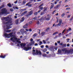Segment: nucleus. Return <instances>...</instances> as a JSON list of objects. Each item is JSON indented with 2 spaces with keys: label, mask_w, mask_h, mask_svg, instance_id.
Wrapping results in <instances>:
<instances>
[{
  "label": "nucleus",
  "mask_w": 73,
  "mask_h": 73,
  "mask_svg": "<svg viewBox=\"0 0 73 73\" xmlns=\"http://www.w3.org/2000/svg\"><path fill=\"white\" fill-rule=\"evenodd\" d=\"M35 44V42L33 41V42H31V43H29L27 45V47H25L26 45V44L25 43H21L20 44V46L22 48H24V50L26 51H28V50L29 49H32V47H29L30 46H32V45H33Z\"/></svg>",
  "instance_id": "f257e3e1"
},
{
  "label": "nucleus",
  "mask_w": 73,
  "mask_h": 73,
  "mask_svg": "<svg viewBox=\"0 0 73 73\" xmlns=\"http://www.w3.org/2000/svg\"><path fill=\"white\" fill-rule=\"evenodd\" d=\"M23 15H24V14L23 13H22L21 14V16H23Z\"/></svg>",
  "instance_id": "774afa93"
},
{
  "label": "nucleus",
  "mask_w": 73,
  "mask_h": 73,
  "mask_svg": "<svg viewBox=\"0 0 73 73\" xmlns=\"http://www.w3.org/2000/svg\"><path fill=\"white\" fill-rule=\"evenodd\" d=\"M25 19H24V17H23L22 18L21 20V22H23L24 21V20Z\"/></svg>",
  "instance_id": "f3484780"
},
{
  "label": "nucleus",
  "mask_w": 73,
  "mask_h": 73,
  "mask_svg": "<svg viewBox=\"0 0 73 73\" xmlns=\"http://www.w3.org/2000/svg\"><path fill=\"white\" fill-rule=\"evenodd\" d=\"M70 17V15H68L67 16V18L68 19V18H69Z\"/></svg>",
  "instance_id": "49530a36"
},
{
  "label": "nucleus",
  "mask_w": 73,
  "mask_h": 73,
  "mask_svg": "<svg viewBox=\"0 0 73 73\" xmlns=\"http://www.w3.org/2000/svg\"><path fill=\"white\" fill-rule=\"evenodd\" d=\"M46 48H49V46H48V45H46Z\"/></svg>",
  "instance_id": "5fc2aeb1"
},
{
  "label": "nucleus",
  "mask_w": 73,
  "mask_h": 73,
  "mask_svg": "<svg viewBox=\"0 0 73 73\" xmlns=\"http://www.w3.org/2000/svg\"><path fill=\"white\" fill-rule=\"evenodd\" d=\"M17 1H18L17 0L16 1L14 2V3L17 4Z\"/></svg>",
  "instance_id": "09e8293b"
},
{
  "label": "nucleus",
  "mask_w": 73,
  "mask_h": 73,
  "mask_svg": "<svg viewBox=\"0 0 73 73\" xmlns=\"http://www.w3.org/2000/svg\"><path fill=\"white\" fill-rule=\"evenodd\" d=\"M32 21H31L28 24H28V25L30 24H32Z\"/></svg>",
  "instance_id": "c9c22d12"
},
{
  "label": "nucleus",
  "mask_w": 73,
  "mask_h": 73,
  "mask_svg": "<svg viewBox=\"0 0 73 73\" xmlns=\"http://www.w3.org/2000/svg\"><path fill=\"white\" fill-rule=\"evenodd\" d=\"M8 7H11V3H9L7 5Z\"/></svg>",
  "instance_id": "7c9ffc66"
},
{
  "label": "nucleus",
  "mask_w": 73,
  "mask_h": 73,
  "mask_svg": "<svg viewBox=\"0 0 73 73\" xmlns=\"http://www.w3.org/2000/svg\"><path fill=\"white\" fill-rule=\"evenodd\" d=\"M43 57H46V54H43Z\"/></svg>",
  "instance_id": "2f4dec72"
},
{
  "label": "nucleus",
  "mask_w": 73,
  "mask_h": 73,
  "mask_svg": "<svg viewBox=\"0 0 73 73\" xmlns=\"http://www.w3.org/2000/svg\"><path fill=\"white\" fill-rule=\"evenodd\" d=\"M43 42L44 44H46V42H45V40H43Z\"/></svg>",
  "instance_id": "a19ab883"
},
{
  "label": "nucleus",
  "mask_w": 73,
  "mask_h": 73,
  "mask_svg": "<svg viewBox=\"0 0 73 73\" xmlns=\"http://www.w3.org/2000/svg\"><path fill=\"white\" fill-rule=\"evenodd\" d=\"M50 19V16H49L46 19V20H49Z\"/></svg>",
  "instance_id": "a211bd4d"
},
{
  "label": "nucleus",
  "mask_w": 73,
  "mask_h": 73,
  "mask_svg": "<svg viewBox=\"0 0 73 73\" xmlns=\"http://www.w3.org/2000/svg\"><path fill=\"white\" fill-rule=\"evenodd\" d=\"M36 18H37V17H35L33 19V20H36Z\"/></svg>",
  "instance_id": "37998d69"
},
{
  "label": "nucleus",
  "mask_w": 73,
  "mask_h": 73,
  "mask_svg": "<svg viewBox=\"0 0 73 73\" xmlns=\"http://www.w3.org/2000/svg\"><path fill=\"white\" fill-rule=\"evenodd\" d=\"M58 52L59 53H61V50L60 49H58Z\"/></svg>",
  "instance_id": "5701e85b"
},
{
  "label": "nucleus",
  "mask_w": 73,
  "mask_h": 73,
  "mask_svg": "<svg viewBox=\"0 0 73 73\" xmlns=\"http://www.w3.org/2000/svg\"><path fill=\"white\" fill-rule=\"evenodd\" d=\"M30 41H31V42H32L33 41H33V38H31L30 39Z\"/></svg>",
  "instance_id": "79ce46f5"
},
{
  "label": "nucleus",
  "mask_w": 73,
  "mask_h": 73,
  "mask_svg": "<svg viewBox=\"0 0 73 73\" xmlns=\"http://www.w3.org/2000/svg\"><path fill=\"white\" fill-rule=\"evenodd\" d=\"M21 39L20 38H18L16 40H15V41L16 40V42H17L19 44H21V41H20V40H21Z\"/></svg>",
  "instance_id": "9d476101"
},
{
  "label": "nucleus",
  "mask_w": 73,
  "mask_h": 73,
  "mask_svg": "<svg viewBox=\"0 0 73 73\" xmlns=\"http://www.w3.org/2000/svg\"><path fill=\"white\" fill-rule=\"evenodd\" d=\"M58 33V32H55V33H53L52 34V35H56V34H57V33Z\"/></svg>",
  "instance_id": "473e14b6"
},
{
  "label": "nucleus",
  "mask_w": 73,
  "mask_h": 73,
  "mask_svg": "<svg viewBox=\"0 0 73 73\" xmlns=\"http://www.w3.org/2000/svg\"><path fill=\"white\" fill-rule=\"evenodd\" d=\"M40 43H38V45H41V44H42V42L41 41H40L39 42Z\"/></svg>",
  "instance_id": "b1692460"
},
{
  "label": "nucleus",
  "mask_w": 73,
  "mask_h": 73,
  "mask_svg": "<svg viewBox=\"0 0 73 73\" xmlns=\"http://www.w3.org/2000/svg\"><path fill=\"white\" fill-rule=\"evenodd\" d=\"M63 46H64L66 47V44H63Z\"/></svg>",
  "instance_id": "e433bc0d"
},
{
  "label": "nucleus",
  "mask_w": 73,
  "mask_h": 73,
  "mask_svg": "<svg viewBox=\"0 0 73 73\" xmlns=\"http://www.w3.org/2000/svg\"><path fill=\"white\" fill-rule=\"evenodd\" d=\"M18 23H19V20L17 19L16 21V24H18Z\"/></svg>",
  "instance_id": "bb28decb"
},
{
  "label": "nucleus",
  "mask_w": 73,
  "mask_h": 73,
  "mask_svg": "<svg viewBox=\"0 0 73 73\" xmlns=\"http://www.w3.org/2000/svg\"><path fill=\"white\" fill-rule=\"evenodd\" d=\"M28 24L26 23L25 25L23 26V27L24 28H27L28 27Z\"/></svg>",
  "instance_id": "2eb2a0df"
},
{
  "label": "nucleus",
  "mask_w": 73,
  "mask_h": 73,
  "mask_svg": "<svg viewBox=\"0 0 73 73\" xmlns=\"http://www.w3.org/2000/svg\"><path fill=\"white\" fill-rule=\"evenodd\" d=\"M59 23L58 24L55 25V26L56 27H60L62 23V20L61 19H59Z\"/></svg>",
  "instance_id": "6e6552de"
},
{
  "label": "nucleus",
  "mask_w": 73,
  "mask_h": 73,
  "mask_svg": "<svg viewBox=\"0 0 73 73\" xmlns=\"http://www.w3.org/2000/svg\"><path fill=\"white\" fill-rule=\"evenodd\" d=\"M49 38H47L46 40V41H48V40H49Z\"/></svg>",
  "instance_id": "603ef678"
},
{
  "label": "nucleus",
  "mask_w": 73,
  "mask_h": 73,
  "mask_svg": "<svg viewBox=\"0 0 73 73\" xmlns=\"http://www.w3.org/2000/svg\"><path fill=\"white\" fill-rule=\"evenodd\" d=\"M13 33H11L9 34H8L7 33H5L4 34V36L6 37H7L8 38H11V37L12 38L10 39V40L11 41H13V42H16V40H17V38H16V36L15 35H13Z\"/></svg>",
  "instance_id": "f03ea898"
},
{
  "label": "nucleus",
  "mask_w": 73,
  "mask_h": 73,
  "mask_svg": "<svg viewBox=\"0 0 73 73\" xmlns=\"http://www.w3.org/2000/svg\"><path fill=\"white\" fill-rule=\"evenodd\" d=\"M43 4H44V3H43L42 5H41L39 6V8H39V9H40L41 10H42V9H43V7H41V6H42V5H43Z\"/></svg>",
  "instance_id": "9b49d317"
},
{
  "label": "nucleus",
  "mask_w": 73,
  "mask_h": 73,
  "mask_svg": "<svg viewBox=\"0 0 73 73\" xmlns=\"http://www.w3.org/2000/svg\"><path fill=\"white\" fill-rule=\"evenodd\" d=\"M20 31L22 35H23V34H24V29H21Z\"/></svg>",
  "instance_id": "ddd939ff"
},
{
  "label": "nucleus",
  "mask_w": 73,
  "mask_h": 73,
  "mask_svg": "<svg viewBox=\"0 0 73 73\" xmlns=\"http://www.w3.org/2000/svg\"><path fill=\"white\" fill-rule=\"evenodd\" d=\"M53 7H54V4L50 6V9H51L52 8H53Z\"/></svg>",
  "instance_id": "c85d7f7f"
},
{
  "label": "nucleus",
  "mask_w": 73,
  "mask_h": 73,
  "mask_svg": "<svg viewBox=\"0 0 73 73\" xmlns=\"http://www.w3.org/2000/svg\"><path fill=\"white\" fill-rule=\"evenodd\" d=\"M17 34H18V35H19L20 34V32H18L17 33Z\"/></svg>",
  "instance_id": "69168bd1"
},
{
  "label": "nucleus",
  "mask_w": 73,
  "mask_h": 73,
  "mask_svg": "<svg viewBox=\"0 0 73 73\" xmlns=\"http://www.w3.org/2000/svg\"><path fill=\"white\" fill-rule=\"evenodd\" d=\"M62 51L64 52L65 54H69L70 53H72L73 52V50L72 49H71L70 50H66V48H64L62 49Z\"/></svg>",
  "instance_id": "39448f33"
},
{
  "label": "nucleus",
  "mask_w": 73,
  "mask_h": 73,
  "mask_svg": "<svg viewBox=\"0 0 73 73\" xmlns=\"http://www.w3.org/2000/svg\"><path fill=\"white\" fill-rule=\"evenodd\" d=\"M55 46H57V42H55Z\"/></svg>",
  "instance_id": "6e6d98bb"
},
{
  "label": "nucleus",
  "mask_w": 73,
  "mask_h": 73,
  "mask_svg": "<svg viewBox=\"0 0 73 73\" xmlns=\"http://www.w3.org/2000/svg\"><path fill=\"white\" fill-rule=\"evenodd\" d=\"M62 35V34H61V33H60L58 35H59V36H60V35Z\"/></svg>",
  "instance_id": "338daca9"
},
{
  "label": "nucleus",
  "mask_w": 73,
  "mask_h": 73,
  "mask_svg": "<svg viewBox=\"0 0 73 73\" xmlns=\"http://www.w3.org/2000/svg\"><path fill=\"white\" fill-rule=\"evenodd\" d=\"M45 32H42L40 34L41 36H43L45 35Z\"/></svg>",
  "instance_id": "4468645a"
},
{
  "label": "nucleus",
  "mask_w": 73,
  "mask_h": 73,
  "mask_svg": "<svg viewBox=\"0 0 73 73\" xmlns=\"http://www.w3.org/2000/svg\"><path fill=\"white\" fill-rule=\"evenodd\" d=\"M73 19V16L72 17V18L70 19V21H72Z\"/></svg>",
  "instance_id": "8fccbe9b"
},
{
  "label": "nucleus",
  "mask_w": 73,
  "mask_h": 73,
  "mask_svg": "<svg viewBox=\"0 0 73 73\" xmlns=\"http://www.w3.org/2000/svg\"><path fill=\"white\" fill-rule=\"evenodd\" d=\"M4 24H8L6 26V29H9L10 28H12V27L11 26V25H12V21H9L6 22V23L3 22Z\"/></svg>",
  "instance_id": "7ed1b4c3"
},
{
  "label": "nucleus",
  "mask_w": 73,
  "mask_h": 73,
  "mask_svg": "<svg viewBox=\"0 0 73 73\" xmlns=\"http://www.w3.org/2000/svg\"><path fill=\"white\" fill-rule=\"evenodd\" d=\"M68 29H68L67 30V32H69V31H72V29H71V28L69 27Z\"/></svg>",
  "instance_id": "412c9836"
},
{
  "label": "nucleus",
  "mask_w": 73,
  "mask_h": 73,
  "mask_svg": "<svg viewBox=\"0 0 73 73\" xmlns=\"http://www.w3.org/2000/svg\"><path fill=\"white\" fill-rule=\"evenodd\" d=\"M57 3V1H55L54 2V4H56Z\"/></svg>",
  "instance_id": "0e129e2a"
},
{
  "label": "nucleus",
  "mask_w": 73,
  "mask_h": 73,
  "mask_svg": "<svg viewBox=\"0 0 73 73\" xmlns=\"http://www.w3.org/2000/svg\"><path fill=\"white\" fill-rule=\"evenodd\" d=\"M37 33H35L33 35V37H36L37 36Z\"/></svg>",
  "instance_id": "6ab92c4d"
},
{
  "label": "nucleus",
  "mask_w": 73,
  "mask_h": 73,
  "mask_svg": "<svg viewBox=\"0 0 73 73\" xmlns=\"http://www.w3.org/2000/svg\"><path fill=\"white\" fill-rule=\"evenodd\" d=\"M44 14H45V13L44 12H42L40 13V15H41V16H42V15H43Z\"/></svg>",
  "instance_id": "393cba45"
},
{
  "label": "nucleus",
  "mask_w": 73,
  "mask_h": 73,
  "mask_svg": "<svg viewBox=\"0 0 73 73\" xmlns=\"http://www.w3.org/2000/svg\"><path fill=\"white\" fill-rule=\"evenodd\" d=\"M57 43H58V44H60V41H58L57 42Z\"/></svg>",
  "instance_id": "bf43d9fd"
},
{
  "label": "nucleus",
  "mask_w": 73,
  "mask_h": 73,
  "mask_svg": "<svg viewBox=\"0 0 73 73\" xmlns=\"http://www.w3.org/2000/svg\"><path fill=\"white\" fill-rule=\"evenodd\" d=\"M38 13L37 12H36L35 13L34 15H37Z\"/></svg>",
  "instance_id": "ea45409f"
},
{
  "label": "nucleus",
  "mask_w": 73,
  "mask_h": 73,
  "mask_svg": "<svg viewBox=\"0 0 73 73\" xmlns=\"http://www.w3.org/2000/svg\"><path fill=\"white\" fill-rule=\"evenodd\" d=\"M27 13V11H26L23 13L24 15H25V14H26V13Z\"/></svg>",
  "instance_id": "a18cd8bd"
},
{
  "label": "nucleus",
  "mask_w": 73,
  "mask_h": 73,
  "mask_svg": "<svg viewBox=\"0 0 73 73\" xmlns=\"http://www.w3.org/2000/svg\"><path fill=\"white\" fill-rule=\"evenodd\" d=\"M64 15H65V13H63L62 15V17H64Z\"/></svg>",
  "instance_id": "72a5a7b5"
},
{
  "label": "nucleus",
  "mask_w": 73,
  "mask_h": 73,
  "mask_svg": "<svg viewBox=\"0 0 73 73\" xmlns=\"http://www.w3.org/2000/svg\"><path fill=\"white\" fill-rule=\"evenodd\" d=\"M67 46H70V44H68L67 45Z\"/></svg>",
  "instance_id": "e2e57ef3"
},
{
  "label": "nucleus",
  "mask_w": 73,
  "mask_h": 73,
  "mask_svg": "<svg viewBox=\"0 0 73 73\" xmlns=\"http://www.w3.org/2000/svg\"><path fill=\"white\" fill-rule=\"evenodd\" d=\"M25 30L26 31H27V32H28V31H29V30L28 29H26Z\"/></svg>",
  "instance_id": "4d7b16f0"
},
{
  "label": "nucleus",
  "mask_w": 73,
  "mask_h": 73,
  "mask_svg": "<svg viewBox=\"0 0 73 73\" xmlns=\"http://www.w3.org/2000/svg\"><path fill=\"white\" fill-rule=\"evenodd\" d=\"M29 32H32V29H29Z\"/></svg>",
  "instance_id": "680f3d73"
},
{
  "label": "nucleus",
  "mask_w": 73,
  "mask_h": 73,
  "mask_svg": "<svg viewBox=\"0 0 73 73\" xmlns=\"http://www.w3.org/2000/svg\"><path fill=\"white\" fill-rule=\"evenodd\" d=\"M26 3V1L24 0L23 1V4H25Z\"/></svg>",
  "instance_id": "cd10ccee"
},
{
  "label": "nucleus",
  "mask_w": 73,
  "mask_h": 73,
  "mask_svg": "<svg viewBox=\"0 0 73 73\" xmlns=\"http://www.w3.org/2000/svg\"><path fill=\"white\" fill-rule=\"evenodd\" d=\"M62 3V1H60L59 2V4H61Z\"/></svg>",
  "instance_id": "052dcab7"
},
{
  "label": "nucleus",
  "mask_w": 73,
  "mask_h": 73,
  "mask_svg": "<svg viewBox=\"0 0 73 73\" xmlns=\"http://www.w3.org/2000/svg\"><path fill=\"white\" fill-rule=\"evenodd\" d=\"M33 14V10H31L29 12L28 14L26 16V17H29L30 16H31Z\"/></svg>",
  "instance_id": "0eeeda50"
},
{
  "label": "nucleus",
  "mask_w": 73,
  "mask_h": 73,
  "mask_svg": "<svg viewBox=\"0 0 73 73\" xmlns=\"http://www.w3.org/2000/svg\"><path fill=\"white\" fill-rule=\"evenodd\" d=\"M37 24H38V25L39 24H40V22L39 21H38L37 23Z\"/></svg>",
  "instance_id": "864d4df0"
},
{
  "label": "nucleus",
  "mask_w": 73,
  "mask_h": 73,
  "mask_svg": "<svg viewBox=\"0 0 73 73\" xmlns=\"http://www.w3.org/2000/svg\"><path fill=\"white\" fill-rule=\"evenodd\" d=\"M4 6V5H2L0 7V9H1L2 8H3Z\"/></svg>",
  "instance_id": "f704fd0d"
},
{
  "label": "nucleus",
  "mask_w": 73,
  "mask_h": 73,
  "mask_svg": "<svg viewBox=\"0 0 73 73\" xmlns=\"http://www.w3.org/2000/svg\"><path fill=\"white\" fill-rule=\"evenodd\" d=\"M40 40H41L40 39H38L37 40V42H38V41H40Z\"/></svg>",
  "instance_id": "13d9d810"
},
{
  "label": "nucleus",
  "mask_w": 73,
  "mask_h": 73,
  "mask_svg": "<svg viewBox=\"0 0 73 73\" xmlns=\"http://www.w3.org/2000/svg\"><path fill=\"white\" fill-rule=\"evenodd\" d=\"M31 3V2H29V3H27L26 5V6H27L28 5V7H31L32 6V5L30 4V3Z\"/></svg>",
  "instance_id": "f8f14e48"
},
{
  "label": "nucleus",
  "mask_w": 73,
  "mask_h": 73,
  "mask_svg": "<svg viewBox=\"0 0 73 73\" xmlns=\"http://www.w3.org/2000/svg\"><path fill=\"white\" fill-rule=\"evenodd\" d=\"M6 56L5 55H1L0 57L1 58H5V57Z\"/></svg>",
  "instance_id": "dca6fc26"
},
{
  "label": "nucleus",
  "mask_w": 73,
  "mask_h": 73,
  "mask_svg": "<svg viewBox=\"0 0 73 73\" xmlns=\"http://www.w3.org/2000/svg\"><path fill=\"white\" fill-rule=\"evenodd\" d=\"M43 17H41V18H40V20H42V19H43Z\"/></svg>",
  "instance_id": "de8ad7c7"
},
{
  "label": "nucleus",
  "mask_w": 73,
  "mask_h": 73,
  "mask_svg": "<svg viewBox=\"0 0 73 73\" xmlns=\"http://www.w3.org/2000/svg\"><path fill=\"white\" fill-rule=\"evenodd\" d=\"M49 29H50V28H49V27L48 28L46 29V32H48V31L49 30Z\"/></svg>",
  "instance_id": "a878e982"
},
{
  "label": "nucleus",
  "mask_w": 73,
  "mask_h": 73,
  "mask_svg": "<svg viewBox=\"0 0 73 73\" xmlns=\"http://www.w3.org/2000/svg\"><path fill=\"white\" fill-rule=\"evenodd\" d=\"M3 19H4V20H5L6 21H8L9 20V17H3Z\"/></svg>",
  "instance_id": "1a4fd4ad"
},
{
  "label": "nucleus",
  "mask_w": 73,
  "mask_h": 73,
  "mask_svg": "<svg viewBox=\"0 0 73 73\" xmlns=\"http://www.w3.org/2000/svg\"><path fill=\"white\" fill-rule=\"evenodd\" d=\"M44 46L43 45H42V46H40V47L41 48H44Z\"/></svg>",
  "instance_id": "c03bdc74"
},
{
  "label": "nucleus",
  "mask_w": 73,
  "mask_h": 73,
  "mask_svg": "<svg viewBox=\"0 0 73 73\" xmlns=\"http://www.w3.org/2000/svg\"><path fill=\"white\" fill-rule=\"evenodd\" d=\"M6 32L7 33H10L11 32V30H8L6 31Z\"/></svg>",
  "instance_id": "aec40b11"
},
{
  "label": "nucleus",
  "mask_w": 73,
  "mask_h": 73,
  "mask_svg": "<svg viewBox=\"0 0 73 73\" xmlns=\"http://www.w3.org/2000/svg\"><path fill=\"white\" fill-rule=\"evenodd\" d=\"M42 53L40 51H38V50H36V52H33V54L35 56V55H38V54H39V55H41Z\"/></svg>",
  "instance_id": "423d86ee"
},
{
  "label": "nucleus",
  "mask_w": 73,
  "mask_h": 73,
  "mask_svg": "<svg viewBox=\"0 0 73 73\" xmlns=\"http://www.w3.org/2000/svg\"><path fill=\"white\" fill-rule=\"evenodd\" d=\"M60 5H58L56 7V8H58V7H60Z\"/></svg>",
  "instance_id": "4c0bfd02"
},
{
  "label": "nucleus",
  "mask_w": 73,
  "mask_h": 73,
  "mask_svg": "<svg viewBox=\"0 0 73 73\" xmlns=\"http://www.w3.org/2000/svg\"><path fill=\"white\" fill-rule=\"evenodd\" d=\"M43 9H44V10L43 11V12H45V11H46V9H47V8H46V7H44Z\"/></svg>",
  "instance_id": "c756f323"
},
{
  "label": "nucleus",
  "mask_w": 73,
  "mask_h": 73,
  "mask_svg": "<svg viewBox=\"0 0 73 73\" xmlns=\"http://www.w3.org/2000/svg\"><path fill=\"white\" fill-rule=\"evenodd\" d=\"M42 51L44 52H45L47 51V49L46 48H45L44 50H42Z\"/></svg>",
  "instance_id": "4be33fe9"
},
{
  "label": "nucleus",
  "mask_w": 73,
  "mask_h": 73,
  "mask_svg": "<svg viewBox=\"0 0 73 73\" xmlns=\"http://www.w3.org/2000/svg\"><path fill=\"white\" fill-rule=\"evenodd\" d=\"M38 45V44L37 43H35V46H37Z\"/></svg>",
  "instance_id": "3c124183"
},
{
  "label": "nucleus",
  "mask_w": 73,
  "mask_h": 73,
  "mask_svg": "<svg viewBox=\"0 0 73 73\" xmlns=\"http://www.w3.org/2000/svg\"><path fill=\"white\" fill-rule=\"evenodd\" d=\"M9 13H8V12H7V10L5 8L2 9L1 10V12H0V15H7Z\"/></svg>",
  "instance_id": "20e7f679"
},
{
  "label": "nucleus",
  "mask_w": 73,
  "mask_h": 73,
  "mask_svg": "<svg viewBox=\"0 0 73 73\" xmlns=\"http://www.w3.org/2000/svg\"><path fill=\"white\" fill-rule=\"evenodd\" d=\"M10 11H11V12H13L14 10H13V9H10Z\"/></svg>",
  "instance_id": "58836bf2"
}]
</instances>
